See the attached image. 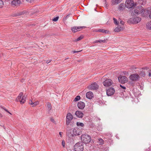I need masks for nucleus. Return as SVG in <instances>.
Instances as JSON below:
<instances>
[{
    "instance_id": "nucleus-58",
    "label": "nucleus",
    "mask_w": 151,
    "mask_h": 151,
    "mask_svg": "<svg viewBox=\"0 0 151 151\" xmlns=\"http://www.w3.org/2000/svg\"><path fill=\"white\" fill-rule=\"evenodd\" d=\"M2 117V115L0 113V117Z\"/></svg>"
},
{
    "instance_id": "nucleus-17",
    "label": "nucleus",
    "mask_w": 151,
    "mask_h": 151,
    "mask_svg": "<svg viewBox=\"0 0 151 151\" xmlns=\"http://www.w3.org/2000/svg\"><path fill=\"white\" fill-rule=\"evenodd\" d=\"M86 96L88 99H91L93 97V95L92 92L89 91L87 93Z\"/></svg>"
},
{
    "instance_id": "nucleus-28",
    "label": "nucleus",
    "mask_w": 151,
    "mask_h": 151,
    "mask_svg": "<svg viewBox=\"0 0 151 151\" xmlns=\"http://www.w3.org/2000/svg\"><path fill=\"white\" fill-rule=\"evenodd\" d=\"M146 28L148 29H151V22L148 23L146 25Z\"/></svg>"
},
{
    "instance_id": "nucleus-3",
    "label": "nucleus",
    "mask_w": 151,
    "mask_h": 151,
    "mask_svg": "<svg viewBox=\"0 0 151 151\" xmlns=\"http://www.w3.org/2000/svg\"><path fill=\"white\" fill-rule=\"evenodd\" d=\"M125 6L128 8H130L133 6H136V4L134 3L133 0H127L125 2Z\"/></svg>"
},
{
    "instance_id": "nucleus-36",
    "label": "nucleus",
    "mask_w": 151,
    "mask_h": 151,
    "mask_svg": "<svg viewBox=\"0 0 151 151\" xmlns=\"http://www.w3.org/2000/svg\"><path fill=\"white\" fill-rule=\"evenodd\" d=\"M4 3L2 0H0V8H1L3 6Z\"/></svg>"
},
{
    "instance_id": "nucleus-54",
    "label": "nucleus",
    "mask_w": 151,
    "mask_h": 151,
    "mask_svg": "<svg viewBox=\"0 0 151 151\" xmlns=\"http://www.w3.org/2000/svg\"><path fill=\"white\" fill-rule=\"evenodd\" d=\"M148 149L149 150H151V146H150V147L149 148H148Z\"/></svg>"
},
{
    "instance_id": "nucleus-31",
    "label": "nucleus",
    "mask_w": 151,
    "mask_h": 151,
    "mask_svg": "<svg viewBox=\"0 0 151 151\" xmlns=\"http://www.w3.org/2000/svg\"><path fill=\"white\" fill-rule=\"evenodd\" d=\"M83 36H80L78 38H77V39L74 40V41L77 42V41H79L80 40L82 39H83Z\"/></svg>"
},
{
    "instance_id": "nucleus-59",
    "label": "nucleus",
    "mask_w": 151,
    "mask_h": 151,
    "mask_svg": "<svg viewBox=\"0 0 151 151\" xmlns=\"http://www.w3.org/2000/svg\"><path fill=\"white\" fill-rule=\"evenodd\" d=\"M69 17V15H67L66 17V18H68V17Z\"/></svg>"
},
{
    "instance_id": "nucleus-64",
    "label": "nucleus",
    "mask_w": 151,
    "mask_h": 151,
    "mask_svg": "<svg viewBox=\"0 0 151 151\" xmlns=\"http://www.w3.org/2000/svg\"><path fill=\"white\" fill-rule=\"evenodd\" d=\"M104 1H106V0H104Z\"/></svg>"
},
{
    "instance_id": "nucleus-32",
    "label": "nucleus",
    "mask_w": 151,
    "mask_h": 151,
    "mask_svg": "<svg viewBox=\"0 0 151 151\" xmlns=\"http://www.w3.org/2000/svg\"><path fill=\"white\" fill-rule=\"evenodd\" d=\"M81 97L80 96H77L74 100V101H77L79 100L80 99Z\"/></svg>"
},
{
    "instance_id": "nucleus-13",
    "label": "nucleus",
    "mask_w": 151,
    "mask_h": 151,
    "mask_svg": "<svg viewBox=\"0 0 151 151\" xmlns=\"http://www.w3.org/2000/svg\"><path fill=\"white\" fill-rule=\"evenodd\" d=\"M81 134V132L80 131V130L78 129H76L75 128L73 129V137L75 136L79 135Z\"/></svg>"
},
{
    "instance_id": "nucleus-21",
    "label": "nucleus",
    "mask_w": 151,
    "mask_h": 151,
    "mask_svg": "<svg viewBox=\"0 0 151 151\" xmlns=\"http://www.w3.org/2000/svg\"><path fill=\"white\" fill-rule=\"evenodd\" d=\"M26 97L24 96H23L21 99V100L20 101L21 104H23L26 101Z\"/></svg>"
},
{
    "instance_id": "nucleus-12",
    "label": "nucleus",
    "mask_w": 151,
    "mask_h": 151,
    "mask_svg": "<svg viewBox=\"0 0 151 151\" xmlns=\"http://www.w3.org/2000/svg\"><path fill=\"white\" fill-rule=\"evenodd\" d=\"M21 4V1L20 0H13L11 3L12 5L16 6H19Z\"/></svg>"
},
{
    "instance_id": "nucleus-33",
    "label": "nucleus",
    "mask_w": 151,
    "mask_h": 151,
    "mask_svg": "<svg viewBox=\"0 0 151 151\" xmlns=\"http://www.w3.org/2000/svg\"><path fill=\"white\" fill-rule=\"evenodd\" d=\"M113 20L114 21V22L116 25H117L119 24V22H118L117 19L114 18H113Z\"/></svg>"
},
{
    "instance_id": "nucleus-35",
    "label": "nucleus",
    "mask_w": 151,
    "mask_h": 151,
    "mask_svg": "<svg viewBox=\"0 0 151 151\" xmlns=\"http://www.w3.org/2000/svg\"><path fill=\"white\" fill-rule=\"evenodd\" d=\"M39 103V102L38 101H35L34 102H33V104H32V106L34 107L37 105Z\"/></svg>"
},
{
    "instance_id": "nucleus-20",
    "label": "nucleus",
    "mask_w": 151,
    "mask_h": 151,
    "mask_svg": "<svg viewBox=\"0 0 151 151\" xmlns=\"http://www.w3.org/2000/svg\"><path fill=\"white\" fill-rule=\"evenodd\" d=\"M122 0H112L111 3L113 5L117 4L120 3Z\"/></svg>"
},
{
    "instance_id": "nucleus-29",
    "label": "nucleus",
    "mask_w": 151,
    "mask_h": 151,
    "mask_svg": "<svg viewBox=\"0 0 151 151\" xmlns=\"http://www.w3.org/2000/svg\"><path fill=\"white\" fill-rule=\"evenodd\" d=\"M86 28V27L85 26H79V27H77V31H80L83 28Z\"/></svg>"
},
{
    "instance_id": "nucleus-46",
    "label": "nucleus",
    "mask_w": 151,
    "mask_h": 151,
    "mask_svg": "<svg viewBox=\"0 0 151 151\" xmlns=\"http://www.w3.org/2000/svg\"><path fill=\"white\" fill-rule=\"evenodd\" d=\"M82 50L79 51H73V53H77L80 52Z\"/></svg>"
},
{
    "instance_id": "nucleus-56",
    "label": "nucleus",
    "mask_w": 151,
    "mask_h": 151,
    "mask_svg": "<svg viewBox=\"0 0 151 151\" xmlns=\"http://www.w3.org/2000/svg\"><path fill=\"white\" fill-rule=\"evenodd\" d=\"M2 117V115L0 113V117Z\"/></svg>"
},
{
    "instance_id": "nucleus-52",
    "label": "nucleus",
    "mask_w": 151,
    "mask_h": 151,
    "mask_svg": "<svg viewBox=\"0 0 151 151\" xmlns=\"http://www.w3.org/2000/svg\"><path fill=\"white\" fill-rule=\"evenodd\" d=\"M24 80L23 79H22L21 80V81L22 82H24Z\"/></svg>"
},
{
    "instance_id": "nucleus-60",
    "label": "nucleus",
    "mask_w": 151,
    "mask_h": 151,
    "mask_svg": "<svg viewBox=\"0 0 151 151\" xmlns=\"http://www.w3.org/2000/svg\"><path fill=\"white\" fill-rule=\"evenodd\" d=\"M81 60H78L77 61L78 62H80L81 61Z\"/></svg>"
},
{
    "instance_id": "nucleus-1",
    "label": "nucleus",
    "mask_w": 151,
    "mask_h": 151,
    "mask_svg": "<svg viewBox=\"0 0 151 151\" xmlns=\"http://www.w3.org/2000/svg\"><path fill=\"white\" fill-rule=\"evenodd\" d=\"M82 142L87 144L90 142L91 140V137L87 134H83L81 137Z\"/></svg>"
},
{
    "instance_id": "nucleus-10",
    "label": "nucleus",
    "mask_w": 151,
    "mask_h": 151,
    "mask_svg": "<svg viewBox=\"0 0 151 151\" xmlns=\"http://www.w3.org/2000/svg\"><path fill=\"white\" fill-rule=\"evenodd\" d=\"M115 92L114 89L113 88H110L106 91V94L108 96H111L113 95Z\"/></svg>"
},
{
    "instance_id": "nucleus-63",
    "label": "nucleus",
    "mask_w": 151,
    "mask_h": 151,
    "mask_svg": "<svg viewBox=\"0 0 151 151\" xmlns=\"http://www.w3.org/2000/svg\"><path fill=\"white\" fill-rule=\"evenodd\" d=\"M98 119L99 120H100V118H98Z\"/></svg>"
},
{
    "instance_id": "nucleus-47",
    "label": "nucleus",
    "mask_w": 151,
    "mask_h": 151,
    "mask_svg": "<svg viewBox=\"0 0 151 151\" xmlns=\"http://www.w3.org/2000/svg\"><path fill=\"white\" fill-rule=\"evenodd\" d=\"M120 23L122 25H124V22L123 21H121L120 22Z\"/></svg>"
},
{
    "instance_id": "nucleus-7",
    "label": "nucleus",
    "mask_w": 151,
    "mask_h": 151,
    "mask_svg": "<svg viewBox=\"0 0 151 151\" xmlns=\"http://www.w3.org/2000/svg\"><path fill=\"white\" fill-rule=\"evenodd\" d=\"M113 83V82L111 79H107L103 82L104 85L105 87L110 86Z\"/></svg>"
},
{
    "instance_id": "nucleus-19",
    "label": "nucleus",
    "mask_w": 151,
    "mask_h": 151,
    "mask_svg": "<svg viewBox=\"0 0 151 151\" xmlns=\"http://www.w3.org/2000/svg\"><path fill=\"white\" fill-rule=\"evenodd\" d=\"M124 9V5L123 3L120 4L118 6V9L119 11H122Z\"/></svg>"
},
{
    "instance_id": "nucleus-16",
    "label": "nucleus",
    "mask_w": 151,
    "mask_h": 151,
    "mask_svg": "<svg viewBox=\"0 0 151 151\" xmlns=\"http://www.w3.org/2000/svg\"><path fill=\"white\" fill-rule=\"evenodd\" d=\"M75 114L78 118H82L83 116V113L78 111L76 112Z\"/></svg>"
},
{
    "instance_id": "nucleus-57",
    "label": "nucleus",
    "mask_w": 151,
    "mask_h": 151,
    "mask_svg": "<svg viewBox=\"0 0 151 151\" xmlns=\"http://www.w3.org/2000/svg\"><path fill=\"white\" fill-rule=\"evenodd\" d=\"M2 117V115L0 113V117Z\"/></svg>"
},
{
    "instance_id": "nucleus-30",
    "label": "nucleus",
    "mask_w": 151,
    "mask_h": 151,
    "mask_svg": "<svg viewBox=\"0 0 151 151\" xmlns=\"http://www.w3.org/2000/svg\"><path fill=\"white\" fill-rule=\"evenodd\" d=\"M77 27L75 26L71 28V30L73 32H77Z\"/></svg>"
},
{
    "instance_id": "nucleus-18",
    "label": "nucleus",
    "mask_w": 151,
    "mask_h": 151,
    "mask_svg": "<svg viewBox=\"0 0 151 151\" xmlns=\"http://www.w3.org/2000/svg\"><path fill=\"white\" fill-rule=\"evenodd\" d=\"M23 93L22 92H21L19 93V95L17 97V98L16 99V101L18 102L19 101L20 102L21 99V98H22V97L23 96Z\"/></svg>"
},
{
    "instance_id": "nucleus-39",
    "label": "nucleus",
    "mask_w": 151,
    "mask_h": 151,
    "mask_svg": "<svg viewBox=\"0 0 151 151\" xmlns=\"http://www.w3.org/2000/svg\"><path fill=\"white\" fill-rule=\"evenodd\" d=\"M109 148L108 147H103V150L104 151H106L109 150Z\"/></svg>"
},
{
    "instance_id": "nucleus-62",
    "label": "nucleus",
    "mask_w": 151,
    "mask_h": 151,
    "mask_svg": "<svg viewBox=\"0 0 151 151\" xmlns=\"http://www.w3.org/2000/svg\"><path fill=\"white\" fill-rule=\"evenodd\" d=\"M68 58H65V60H66L67 59H68Z\"/></svg>"
},
{
    "instance_id": "nucleus-45",
    "label": "nucleus",
    "mask_w": 151,
    "mask_h": 151,
    "mask_svg": "<svg viewBox=\"0 0 151 151\" xmlns=\"http://www.w3.org/2000/svg\"><path fill=\"white\" fill-rule=\"evenodd\" d=\"M99 29H95L93 31V32H99Z\"/></svg>"
},
{
    "instance_id": "nucleus-43",
    "label": "nucleus",
    "mask_w": 151,
    "mask_h": 151,
    "mask_svg": "<svg viewBox=\"0 0 151 151\" xmlns=\"http://www.w3.org/2000/svg\"><path fill=\"white\" fill-rule=\"evenodd\" d=\"M120 86L123 89H126V87H125L122 86L121 85H120Z\"/></svg>"
},
{
    "instance_id": "nucleus-50",
    "label": "nucleus",
    "mask_w": 151,
    "mask_h": 151,
    "mask_svg": "<svg viewBox=\"0 0 151 151\" xmlns=\"http://www.w3.org/2000/svg\"><path fill=\"white\" fill-rule=\"evenodd\" d=\"M50 61H49V60H47L46 61V63L47 64H48L50 62V61Z\"/></svg>"
},
{
    "instance_id": "nucleus-9",
    "label": "nucleus",
    "mask_w": 151,
    "mask_h": 151,
    "mask_svg": "<svg viewBox=\"0 0 151 151\" xmlns=\"http://www.w3.org/2000/svg\"><path fill=\"white\" fill-rule=\"evenodd\" d=\"M88 87L91 90H96L98 88L99 86L96 83H94L89 85Z\"/></svg>"
},
{
    "instance_id": "nucleus-48",
    "label": "nucleus",
    "mask_w": 151,
    "mask_h": 151,
    "mask_svg": "<svg viewBox=\"0 0 151 151\" xmlns=\"http://www.w3.org/2000/svg\"><path fill=\"white\" fill-rule=\"evenodd\" d=\"M63 134V132H59V135L60 137H62V134Z\"/></svg>"
},
{
    "instance_id": "nucleus-51",
    "label": "nucleus",
    "mask_w": 151,
    "mask_h": 151,
    "mask_svg": "<svg viewBox=\"0 0 151 151\" xmlns=\"http://www.w3.org/2000/svg\"><path fill=\"white\" fill-rule=\"evenodd\" d=\"M149 76H151V70H150L149 73Z\"/></svg>"
},
{
    "instance_id": "nucleus-5",
    "label": "nucleus",
    "mask_w": 151,
    "mask_h": 151,
    "mask_svg": "<svg viewBox=\"0 0 151 151\" xmlns=\"http://www.w3.org/2000/svg\"><path fill=\"white\" fill-rule=\"evenodd\" d=\"M141 20V18L139 17L130 18L128 21L129 22H131L133 24H137Z\"/></svg>"
},
{
    "instance_id": "nucleus-2",
    "label": "nucleus",
    "mask_w": 151,
    "mask_h": 151,
    "mask_svg": "<svg viewBox=\"0 0 151 151\" xmlns=\"http://www.w3.org/2000/svg\"><path fill=\"white\" fill-rule=\"evenodd\" d=\"M83 144L82 142L77 143L74 146L75 151H83L84 149Z\"/></svg>"
},
{
    "instance_id": "nucleus-26",
    "label": "nucleus",
    "mask_w": 151,
    "mask_h": 151,
    "mask_svg": "<svg viewBox=\"0 0 151 151\" xmlns=\"http://www.w3.org/2000/svg\"><path fill=\"white\" fill-rule=\"evenodd\" d=\"M99 32H102L103 33H106L109 32L107 30H105L102 29H99Z\"/></svg>"
},
{
    "instance_id": "nucleus-23",
    "label": "nucleus",
    "mask_w": 151,
    "mask_h": 151,
    "mask_svg": "<svg viewBox=\"0 0 151 151\" xmlns=\"http://www.w3.org/2000/svg\"><path fill=\"white\" fill-rule=\"evenodd\" d=\"M143 10H142L140 12L139 10L137 9H135L134 10V12L137 14H140L141 13H142L143 12Z\"/></svg>"
},
{
    "instance_id": "nucleus-22",
    "label": "nucleus",
    "mask_w": 151,
    "mask_h": 151,
    "mask_svg": "<svg viewBox=\"0 0 151 151\" xmlns=\"http://www.w3.org/2000/svg\"><path fill=\"white\" fill-rule=\"evenodd\" d=\"M138 1L139 3L142 5H144L146 3V0H138Z\"/></svg>"
},
{
    "instance_id": "nucleus-44",
    "label": "nucleus",
    "mask_w": 151,
    "mask_h": 151,
    "mask_svg": "<svg viewBox=\"0 0 151 151\" xmlns=\"http://www.w3.org/2000/svg\"><path fill=\"white\" fill-rule=\"evenodd\" d=\"M33 102H32V100H30L29 101V104L31 105H32Z\"/></svg>"
},
{
    "instance_id": "nucleus-27",
    "label": "nucleus",
    "mask_w": 151,
    "mask_h": 151,
    "mask_svg": "<svg viewBox=\"0 0 151 151\" xmlns=\"http://www.w3.org/2000/svg\"><path fill=\"white\" fill-rule=\"evenodd\" d=\"M98 142L100 145H102L104 144V140L102 139H99Z\"/></svg>"
},
{
    "instance_id": "nucleus-40",
    "label": "nucleus",
    "mask_w": 151,
    "mask_h": 151,
    "mask_svg": "<svg viewBox=\"0 0 151 151\" xmlns=\"http://www.w3.org/2000/svg\"><path fill=\"white\" fill-rule=\"evenodd\" d=\"M50 120L52 122H53V123H55V122L54 119L53 118H51L50 119Z\"/></svg>"
},
{
    "instance_id": "nucleus-42",
    "label": "nucleus",
    "mask_w": 151,
    "mask_h": 151,
    "mask_svg": "<svg viewBox=\"0 0 151 151\" xmlns=\"http://www.w3.org/2000/svg\"><path fill=\"white\" fill-rule=\"evenodd\" d=\"M62 145L63 147H64L65 146V142L64 141H62Z\"/></svg>"
},
{
    "instance_id": "nucleus-15",
    "label": "nucleus",
    "mask_w": 151,
    "mask_h": 151,
    "mask_svg": "<svg viewBox=\"0 0 151 151\" xmlns=\"http://www.w3.org/2000/svg\"><path fill=\"white\" fill-rule=\"evenodd\" d=\"M124 29V26H120V25H118V27H116L114 30L115 32H119L121 30H123Z\"/></svg>"
},
{
    "instance_id": "nucleus-11",
    "label": "nucleus",
    "mask_w": 151,
    "mask_h": 151,
    "mask_svg": "<svg viewBox=\"0 0 151 151\" xmlns=\"http://www.w3.org/2000/svg\"><path fill=\"white\" fill-rule=\"evenodd\" d=\"M139 78V76L137 74H133L129 76L130 79L133 81L137 80Z\"/></svg>"
},
{
    "instance_id": "nucleus-4",
    "label": "nucleus",
    "mask_w": 151,
    "mask_h": 151,
    "mask_svg": "<svg viewBox=\"0 0 151 151\" xmlns=\"http://www.w3.org/2000/svg\"><path fill=\"white\" fill-rule=\"evenodd\" d=\"M73 119V116L70 113L67 114L66 116V124L67 126H68L71 123V121Z\"/></svg>"
},
{
    "instance_id": "nucleus-24",
    "label": "nucleus",
    "mask_w": 151,
    "mask_h": 151,
    "mask_svg": "<svg viewBox=\"0 0 151 151\" xmlns=\"http://www.w3.org/2000/svg\"><path fill=\"white\" fill-rule=\"evenodd\" d=\"M106 41L105 40H96L94 42V43H98V42H99L100 43H105L106 42Z\"/></svg>"
},
{
    "instance_id": "nucleus-41",
    "label": "nucleus",
    "mask_w": 151,
    "mask_h": 151,
    "mask_svg": "<svg viewBox=\"0 0 151 151\" xmlns=\"http://www.w3.org/2000/svg\"><path fill=\"white\" fill-rule=\"evenodd\" d=\"M26 1L29 2L31 3L33 2L35 0H26Z\"/></svg>"
},
{
    "instance_id": "nucleus-49",
    "label": "nucleus",
    "mask_w": 151,
    "mask_h": 151,
    "mask_svg": "<svg viewBox=\"0 0 151 151\" xmlns=\"http://www.w3.org/2000/svg\"><path fill=\"white\" fill-rule=\"evenodd\" d=\"M6 112H7V113L9 114H10L11 115L12 114L7 109H6Z\"/></svg>"
},
{
    "instance_id": "nucleus-6",
    "label": "nucleus",
    "mask_w": 151,
    "mask_h": 151,
    "mask_svg": "<svg viewBox=\"0 0 151 151\" xmlns=\"http://www.w3.org/2000/svg\"><path fill=\"white\" fill-rule=\"evenodd\" d=\"M118 78L119 82L121 83H125L127 81V78L125 76H120Z\"/></svg>"
},
{
    "instance_id": "nucleus-55",
    "label": "nucleus",
    "mask_w": 151,
    "mask_h": 151,
    "mask_svg": "<svg viewBox=\"0 0 151 151\" xmlns=\"http://www.w3.org/2000/svg\"><path fill=\"white\" fill-rule=\"evenodd\" d=\"M1 108L2 109H3L4 110V109H6L4 107H1Z\"/></svg>"
},
{
    "instance_id": "nucleus-53",
    "label": "nucleus",
    "mask_w": 151,
    "mask_h": 151,
    "mask_svg": "<svg viewBox=\"0 0 151 151\" xmlns=\"http://www.w3.org/2000/svg\"><path fill=\"white\" fill-rule=\"evenodd\" d=\"M149 17L151 19V12H150V15H149Z\"/></svg>"
},
{
    "instance_id": "nucleus-8",
    "label": "nucleus",
    "mask_w": 151,
    "mask_h": 151,
    "mask_svg": "<svg viewBox=\"0 0 151 151\" xmlns=\"http://www.w3.org/2000/svg\"><path fill=\"white\" fill-rule=\"evenodd\" d=\"M66 129L67 135L69 137H73V134L72 133V129L70 127L68 126L66 127Z\"/></svg>"
},
{
    "instance_id": "nucleus-61",
    "label": "nucleus",
    "mask_w": 151,
    "mask_h": 151,
    "mask_svg": "<svg viewBox=\"0 0 151 151\" xmlns=\"http://www.w3.org/2000/svg\"><path fill=\"white\" fill-rule=\"evenodd\" d=\"M6 109H7L6 108V109H4V110H5L6 111Z\"/></svg>"
},
{
    "instance_id": "nucleus-37",
    "label": "nucleus",
    "mask_w": 151,
    "mask_h": 151,
    "mask_svg": "<svg viewBox=\"0 0 151 151\" xmlns=\"http://www.w3.org/2000/svg\"><path fill=\"white\" fill-rule=\"evenodd\" d=\"M59 18V17L58 16L56 17H55L53 19L52 21H53L56 22L58 21V19Z\"/></svg>"
},
{
    "instance_id": "nucleus-14",
    "label": "nucleus",
    "mask_w": 151,
    "mask_h": 151,
    "mask_svg": "<svg viewBox=\"0 0 151 151\" xmlns=\"http://www.w3.org/2000/svg\"><path fill=\"white\" fill-rule=\"evenodd\" d=\"M77 106L79 109H83L85 106V104L82 101H80L78 103Z\"/></svg>"
},
{
    "instance_id": "nucleus-25",
    "label": "nucleus",
    "mask_w": 151,
    "mask_h": 151,
    "mask_svg": "<svg viewBox=\"0 0 151 151\" xmlns=\"http://www.w3.org/2000/svg\"><path fill=\"white\" fill-rule=\"evenodd\" d=\"M47 109L48 111V112H49L51 110L52 107L51 105L49 103H48L47 104Z\"/></svg>"
},
{
    "instance_id": "nucleus-34",
    "label": "nucleus",
    "mask_w": 151,
    "mask_h": 151,
    "mask_svg": "<svg viewBox=\"0 0 151 151\" xmlns=\"http://www.w3.org/2000/svg\"><path fill=\"white\" fill-rule=\"evenodd\" d=\"M76 124L78 126H81L82 127L84 126V124L81 122H77Z\"/></svg>"
},
{
    "instance_id": "nucleus-38",
    "label": "nucleus",
    "mask_w": 151,
    "mask_h": 151,
    "mask_svg": "<svg viewBox=\"0 0 151 151\" xmlns=\"http://www.w3.org/2000/svg\"><path fill=\"white\" fill-rule=\"evenodd\" d=\"M140 74L142 76H144L145 75V73L143 71H142L140 72Z\"/></svg>"
}]
</instances>
